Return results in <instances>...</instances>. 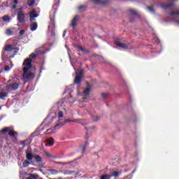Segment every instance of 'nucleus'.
I'll use <instances>...</instances> for the list:
<instances>
[{
	"instance_id": "ddd939ff",
	"label": "nucleus",
	"mask_w": 179,
	"mask_h": 179,
	"mask_svg": "<svg viewBox=\"0 0 179 179\" xmlns=\"http://www.w3.org/2000/svg\"><path fill=\"white\" fill-rule=\"evenodd\" d=\"M54 142H55L54 138L50 137L49 138H48L46 140L45 145L46 146H52V145H54Z\"/></svg>"
},
{
	"instance_id": "cd10ccee",
	"label": "nucleus",
	"mask_w": 179,
	"mask_h": 179,
	"mask_svg": "<svg viewBox=\"0 0 179 179\" xmlns=\"http://www.w3.org/2000/svg\"><path fill=\"white\" fill-rule=\"evenodd\" d=\"M111 176H110V175L105 174V175L101 176V179H110Z\"/></svg>"
},
{
	"instance_id": "de8ad7c7",
	"label": "nucleus",
	"mask_w": 179,
	"mask_h": 179,
	"mask_svg": "<svg viewBox=\"0 0 179 179\" xmlns=\"http://www.w3.org/2000/svg\"><path fill=\"white\" fill-rule=\"evenodd\" d=\"M39 167L41 169L43 168V164H39Z\"/></svg>"
},
{
	"instance_id": "3c124183",
	"label": "nucleus",
	"mask_w": 179,
	"mask_h": 179,
	"mask_svg": "<svg viewBox=\"0 0 179 179\" xmlns=\"http://www.w3.org/2000/svg\"><path fill=\"white\" fill-rule=\"evenodd\" d=\"M85 138H86V139H89V136H86Z\"/></svg>"
},
{
	"instance_id": "5fc2aeb1",
	"label": "nucleus",
	"mask_w": 179,
	"mask_h": 179,
	"mask_svg": "<svg viewBox=\"0 0 179 179\" xmlns=\"http://www.w3.org/2000/svg\"><path fill=\"white\" fill-rule=\"evenodd\" d=\"M0 110H1V106H0Z\"/></svg>"
},
{
	"instance_id": "5701e85b",
	"label": "nucleus",
	"mask_w": 179,
	"mask_h": 179,
	"mask_svg": "<svg viewBox=\"0 0 179 179\" xmlns=\"http://www.w3.org/2000/svg\"><path fill=\"white\" fill-rule=\"evenodd\" d=\"M37 57V55L35 53H31V55H29V57L28 58V59H30L31 61L33 62V59H36V58Z\"/></svg>"
},
{
	"instance_id": "f8f14e48",
	"label": "nucleus",
	"mask_w": 179,
	"mask_h": 179,
	"mask_svg": "<svg viewBox=\"0 0 179 179\" xmlns=\"http://www.w3.org/2000/svg\"><path fill=\"white\" fill-rule=\"evenodd\" d=\"M64 174H66V176H72V174H74V176H79V172H76L75 171L66 170L64 171Z\"/></svg>"
},
{
	"instance_id": "b1692460",
	"label": "nucleus",
	"mask_w": 179,
	"mask_h": 179,
	"mask_svg": "<svg viewBox=\"0 0 179 179\" xmlns=\"http://www.w3.org/2000/svg\"><path fill=\"white\" fill-rule=\"evenodd\" d=\"M2 20L3 22H10V17H9L8 15H4L3 17H2Z\"/></svg>"
},
{
	"instance_id": "a18cd8bd",
	"label": "nucleus",
	"mask_w": 179,
	"mask_h": 179,
	"mask_svg": "<svg viewBox=\"0 0 179 179\" xmlns=\"http://www.w3.org/2000/svg\"><path fill=\"white\" fill-rule=\"evenodd\" d=\"M12 8L13 9H16V4L13 5Z\"/></svg>"
},
{
	"instance_id": "393cba45",
	"label": "nucleus",
	"mask_w": 179,
	"mask_h": 179,
	"mask_svg": "<svg viewBox=\"0 0 179 179\" xmlns=\"http://www.w3.org/2000/svg\"><path fill=\"white\" fill-rule=\"evenodd\" d=\"M34 3H36V1L35 0H28L27 1L28 6H34Z\"/></svg>"
},
{
	"instance_id": "2eb2a0df",
	"label": "nucleus",
	"mask_w": 179,
	"mask_h": 179,
	"mask_svg": "<svg viewBox=\"0 0 179 179\" xmlns=\"http://www.w3.org/2000/svg\"><path fill=\"white\" fill-rule=\"evenodd\" d=\"M38 27L37 22H32L30 25L31 31H35V30H37Z\"/></svg>"
},
{
	"instance_id": "9d476101",
	"label": "nucleus",
	"mask_w": 179,
	"mask_h": 179,
	"mask_svg": "<svg viewBox=\"0 0 179 179\" xmlns=\"http://www.w3.org/2000/svg\"><path fill=\"white\" fill-rule=\"evenodd\" d=\"M35 17H38V14H36V10H33L30 13H29V21L31 22H34L36 19Z\"/></svg>"
},
{
	"instance_id": "58836bf2",
	"label": "nucleus",
	"mask_w": 179,
	"mask_h": 179,
	"mask_svg": "<svg viewBox=\"0 0 179 179\" xmlns=\"http://www.w3.org/2000/svg\"><path fill=\"white\" fill-rule=\"evenodd\" d=\"M24 33H26V31H24V29H22L20 31V36H23V34H24Z\"/></svg>"
},
{
	"instance_id": "aec40b11",
	"label": "nucleus",
	"mask_w": 179,
	"mask_h": 179,
	"mask_svg": "<svg viewBox=\"0 0 179 179\" xmlns=\"http://www.w3.org/2000/svg\"><path fill=\"white\" fill-rule=\"evenodd\" d=\"M85 96L89 97V94H90V87H87L83 92Z\"/></svg>"
},
{
	"instance_id": "4468645a",
	"label": "nucleus",
	"mask_w": 179,
	"mask_h": 179,
	"mask_svg": "<svg viewBox=\"0 0 179 179\" xmlns=\"http://www.w3.org/2000/svg\"><path fill=\"white\" fill-rule=\"evenodd\" d=\"M13 50H17V48H13L12 45H6L4 51H13Z\"/></svg>"
},
{
	"instance_id": "37998d69",
	"label": "nucleus",
	"mask_w": 179,
	"mask_h": 179,
	"mask_svg": "<svg viewBox=\"0 0 179 179\" xmlns=\"http://www.w3.org/2000/svg\"><path fill=\"white\" fill-rule=\"evenodd\" d=\"M14 3H15V5H17V3H19L18 1H17V0H14Z\"/></svg>"
},
{
	"instance_id": "ea45409f",
	"label": "nucleus",
	"mask_w": 179,
	"mask_h": 179,
	"mask_svg": "<svg viewBox=\"0 0 179 179\" xmlns=\"http://www.w3.org/2000/svg\"><path fill=\"white\" fill-rule=\"evenodd\" d=\"M81 148L83 150V153H85V150H86V145H82Z\"/></svg>"
},
{
	"instance_id": "6e6552de",
	"label": "nucleus",
	"mask_w": 179,
	"mask_h": 179,
	"mask_svg": "<svg viewBox=\"0 0 179 179\" xmlns=\"http://www.w3.org/2000/svg\"><path fill=\"white\" fill-rule=\"evenodd\" d=\"M115 44L117 47H120V48H124V50H128V48H129V43L126 44L121 43V41H115Z\"/></svg>"
},
{
	"instance_id": "8fccbe9b",
	"label": "nucleus",
	"mask_w": 179,
	"mask_h": 179,
	"mask_svg": "<svg viewBox=\"0 0 179 179\" xmlns=\"http://www.w3.org/2000/svg\"><path fill=\"white\" fill-rule=\"evenodd\" d=\"M177 24H179V20H176Z\"/></svg>"
},
{
	"instance_id": "f03ea898",
	"label": "nucleus",
	"mask_w": 179,
	"mask_h": 179,
	"mask_svg": "<svg viewBox=\"0 0 179 179\" xmlns=\"http://www.w3.org/2000/svg\"><path fill=\"white\" fill-rule=\"evenodd\" d=\"M26 158L29 162H31L35 158L36 163H43V158L41 157L39 155L34 156L33 154L27 152V151L26 152Z\"/></svg>"
},
{
	"instance_id": "49530a36",
	"label": "nucleus",
	"mask_w": 179,
	"mask_h": 179,
	"mask_svg": "<svg viewBox=\"0 0 179 179\" xmlns=\"http://www.w3.org/2000/svg\"><path fill=\"white\" fill-rule=\"evenodd\" d=\"M69 122H76V120H70Z\"/></svg>"
},
{
	"instance_id": "a878e982",
	"label": "nucleus",
	"mask_w": 179,
	"mask_h": 179,
	"mask_svg": "<svg viewBox=\"0 0 179 179\" xmlns=\"http://www.w3.org/2000/svg\"><path fill=\"white\" fill-rule=\"evenodd\" d=\"M6 34H7V36H12V34H13V32L12 31V29L10 28H8L6 30Z\"/></svg>"
},
{
	"instance_id": "39448f33",
	"label": "nucleus",
	"mask_w": 179,
	"mask_h": 179,
	"mask_svg": "<svg viewBox=\"0 0 179 179\" xmlns=\"http://www.w3.org/2000/svg\"><path fill=\"white\" fill-rule=\"evenodd\" d=\"M32 61L30 60V59H27L24 61L22 65L23 66H25L24 68H27V70L31 69L33 68V64H31Z\"/></svg>"
},
{
	"instance_id": "a19ab883",
	"label": "nucleus",
	"mask_w": 179,
	"mask_h": 179,
	"mask_svg": "<svg viewBox=\"0 0 179 179\" xmlns=\"http://www.w3.org/2000/svg\"><path fill=\"white\" fill-rule=\"evenodd\" d=\"M78 49L83 52L85 51V49L82 46H78Z\"/></svg>"
},
{
	"instance_id": "4c0bfd02",
	"label": "nucleus",
	"mask_w": 179,
	"mask_h": 179,
	"mask_svg": "<svg viewBox=\"0 0 179 179\" xmlns=\"http://www.w3.org/2000/svg\"><path fill=\"white\" fill-rule=\"evenodd\" d=\"M45 155L48 157H52L53 159H55V157H53L52 155H51L50 153L48 152H45Z\"/></svg>"
},
{
	"instance_id": "423d86ee",
	"label": "nucleus",
	"mask_w": 179,
	"mask_h": 179,
	"mask_svg": "<svg viewBox=\"0 0 179 179\" xmlns=\"http://www.w3.org/2000/svg\"><path fill=\"white\" fill-rule=\"evenodd\" d=\"M83 76V71H80L78 74L76 75L74 79V83L76 85H80V82H82V76Z\"/></svg>"
},
{
	"instance_id": "0eeeda50",
	"label": "nucleus",
	"mask_w": 179,
	"mask_h": 179,
	"mask_svg": "<svg viewBox=\"0 0 179 179\" xmlns=\"http://www.w3.org/2000/svg\"><path fill=\"white\" fill-rule=\"evenodd\" d=\"M91 2H93V3H95V5H103V6H107L108 5V1L104 0H90Z\"/></svg>"
},
{
	"instance_id": "2f4dec72",
	"label": "nucleus",
	"mask_w": 179,
	"mask_h": 179,
	"mask_svg": "<svg viewBox=\"0 0 179 179\" xmlns=\"http://www.w3.org/2000/svg\"><path fill=\"white\" fill-rule=\"evenodd\" d=\"M148 9L150 12H152V13H155V9L152 6H148Z\"/></svg>"
},
{
	"instance_id": "9b49d317",
	"label": "nucleus",
	"mask_w": 179,
	"mask_h": 179,
	"mask_svg": "<svg viewBox=\"0 0 179 179\" xmlns=\"http://www.w3.org/2000/svg\"><path fill=\"white\" fill-rule=\"evenodd\" d=\"M78 20H79V16L75 15V17H73L71 22V27H73V29H75V27H76Z\"/></svg>"
},
{
	"instance_id": "473e14b6",
	"label": "nucleus",
	"mask_w": 179,
	"mask_h": 179,
	"mask_svg": "<svg viewBox=\"0 0 179 179\" xmlns=\"http://www.w3.org/2000/svg\"><path fill=\"white\" fill-rule=\"evenodd\" d=\"M93 121H99L100 117L99 116H92Z\"/></svg>"
},
{
	"instance_id": "c756f323",
	"label": "nucleus",
	"mask_w": 179,
	"mask_h": 179,
	"mask_svg": "<svg viewBox=\"0 0 179 179\" xmlns=\"http://www.w3.org/2000/svg\"><path fill=\"white\" fill-rule=\"evenodd\" d=\"M49 171L51 174H58V171L55 169H49Z\"/></svg>"
},
{
	"instance_id": "72a5a7b5",
	"label": "nucleus",
	"mask_w": 179,
	"mask_h": 179,
	"mask_svg": "<svg viewBox=\"0 0 179 179\" xmlns=\"http://www.w3.org/2000/svg\"><path fill=\"white\" fill-rule=\"evenodd\" d=\"M58 117L59 118H62L64 117V113H62V111H59L58 113Z\"/></svg>"
},
{
	"instance_id": "79ce46f5",
	"label": "nucleus",
	"mask_w": 179,
	"mask_h": 179,
	"mask_svg": "<svg viewBox=\"0 0 179 179\" xmlns=\"http://www.w3.org/2000/svg\"><path fill=\"white\" fill-rule=\"evenodd\" d=\"M101 96L103 97V99H106L107 97V94L106 93H102Z\"/></svg>"
},
{
	"instance_id": "f704fd0d",
	"label": "nucleus",
	"mask_w": 179,
	"mask_h": 179,
	"mask_svg": "<svg viewBox=\"0 0 179 179\" xmlns=\"http://www.w3.org/2000/svg\"><path fill=\"white\" fill-rule=\"evenodd\" d=\"M10 69H11V67H10L9 66L7 65V66H5L4 71L8 72V71H10Z\"/></svg>"
},
{
	"instance_id": "7ed1b4c3",
	"label": "nucleus",
	"mask_w": 179,
	"mask_h": 179,
	"mask_svg": "<svg viewBox=\"0 0 179 179\" xmlns=\"http://www.w3.org/2000/svg\"><path fill=\"white\" fill-rule=\"evenodd\" d=\"M17 19L20 23L26 22V15L23 13V8H20L17 12Z\"/></svg>"
},
{
	"instance_id": "a211bd4d",
	"label": "nucleus",
	"mask_w": 179,
	"mask_h": 179,
	"mask_svg": "<svg viewBox=\"0 0 179 179\" xmlns=\"http://www.w3.org/2000/svg\"><path fill=\"white\" fill-rule=\"evenodd\" d=\"M5 97H8V92H0V100H3Z\"/></svg>"
},
{
	"instance_id": "4be33fe9",
	"label": "nucleus",
	"mask_w": 179,
	"mask_h": 179,
	"mask_svg": "<svg viewBox=\"0 0 179 179\" xmlns=\"http://www.w3.org/2000/svg\"><path fill=\"white\" fill-rule=\"evenodd\" d=\"M169 15L171 16H175V15H179V9H176L173 11H171Z\"/></svg>"
},
{
	"instance_id": "7c9ffc66",
	"label": "nucleus",
	"mask_w": 179,
	"mask_h": 179,
	"mask_svg": "<svg viewBox=\"0 0 179 179\" xmlns=\"http://www.w3.org/2000/svg\"><path fill=\"white\" fill-rule=\"evenodd\" d=\"M65 123H59V124H57L55 126V129H58V127H63V125H64Z\"/></svg>"
},
{
	"instance_id": "412c9836",
	"label": "nucleus",
	"mask_w": 179,
	"mask_h": 179,
	"mask_svg": "<svg viewBox=\"0 0 179 179\" xmlns=\"http://www.w3.org/2000/svg\"><path fill=\"white\" fill-rule=\"evenodd\" d=\"M33 164V162H29V160H24L22 163V166L23 167L26 168V167H29V164Z\"/></svg>"
},
{
	"instance_id": "20e7f679",
	"label": "nucleus",
	"mask_w": 179,
	"mask_h": 179,
	"mask_svg": "<svg viewBox=\"0 0 179 179\" xmlns=\"http://www.w3.org/2000/svg\"><path fill=\"white\" fill-rule=\"evenodd\" d=\"M0 132L1 134H6V132H8V135L11 136V138H15V136H17V132L10 129V127H5L1 129Z\"/></svg>"
},
{
	"instance_id": "c03bdc74",
	"label": "nucleus",
	"mask_w": 179,
	"mask_h": 179,
	"mask_svg": "<svg viewBox=\"0 0 179 179\" xmlns=\"http://www.w3.org/2000/svg\"><path fill=\"white\" fill-rule=\"evenodd\" d=\"M87 99V96L83 97V101H84V102L86 101H85V100H86Z\"/></svg>"
},
{
	"instance_id": "c85d7f7f",
	"label": "nucleus",
	"mask_w": 179,
	"mask_h": 179,
	"mask_svg": "<svg viewBox=\"0 0 179 179\" xmlns=\"http://www.w3.org/2000/svg\"><path fill=\"white\" fill-rule=\"evenodd\" d=\"M110 176H112L111 177H118L120 176V172L115 171Z\"/></svg>"
},
{
	"instance_id": "6ab92c4d",
	"label": "nucleus",
	"mask_w": 179,
	"mask_h": 179,
	"mask_svg": "<svg viewBox=\"0 0 179 179\" xmlns=\"http://www.w3.org/2000/svg\"><path fill=\"white\" fill-rule=\"evenodd\" d=\"M173 3H165L162 6L163 9H169V8H171L173 6Z\"/></svg>"
},
{
	"instance_id": "f3484780",
	"label": "nucleus",
	"mask_w": 179,
	"mask_h": 179,
	"mask_svg": "<svg viewBox=\"0 0 179 179\" xmlns=\"http://www.w3.org/2000/svg\"><path fill=\"white\" fill-rule=\"evenodd\" d=\"M86 9H87L86 5H82L78 7L79 12H86Z\"/></svg>"
},
{
	"instance_id": "1a4fd4ad",
	"label": "nucleus",
	"mask_w": 179,
	"mask_h": 179,
	"mask_svg": "<svg viewBox=\"0 0 179 179\" xmlns=\"http://www.w3.org/2000/svg\"><path fill=\"white\" fill-rule=\"evenodd\" d=\"M8 90H10V92H12V90H17V89H19V83H10L7 87Z\"/></svg>"
},
{
	"instance_id": "f257e3e1",
	"label": "nucleus",
	"mask_w": 179,
	"mask_h": 179,
	"mask_svg": "<svg viewBox=\"0 0 179 179\" xmlns=\"http://www.w3.org/2000/svg\"><path fill=\"white\" fill-rule=\"evenodd\" d=\"M22 71H23L22 78L24 80L34 79V76H35L34 73H32L31 71H29V70H27V68H23Z\"/></svg>"
},
{
	"instance_id": "09e8293b",
	"label": "nucleus",
	"mask_w": 179,
	"mask_h": 179,
	"mask_svg": "<svg viewBox=\"0 0 179 179\" xmlns=\"http://www.w3.org/2000/svg\"><path fill=\"white\" fill-rule=\"evenodd\" d=\"M87 145H89V143L87 141H86L85 146H87Z\"/></svg>"
},
{
	"instance_id": "e433bc0d",
	"label": "nucleus",
	"mask_w": 179,
	"mask_h": 179,
	"mask_svg": "<svg viewBox=\"0 0 179 179\" xmlns=\"http://www.w3.org/2000/svg\"><path fill=\"white\" fill-rule=\"evenodd\" d=\"M20 144L22 145V148H26V141H21Z\"/></svg>"
},
{
	"instance_id": "c9c22d12",
	"label": "nucleus",
	"mask_w": 179,
	"mask_h": 179,
	"mask_svg": "<svg viewBox=\"0 0 179 179\" xmlns=\"http://www.w3.org/2000/svg\"><path fill=\"white\" fill-rule=\"evenodd\" d=\"M30 177H31V178H34V179L38 178V175H34V174H31Z\"/></svg>"
},
{
	"instance_id": "864d4df0",
	"label": "nucleus",
	"mask_w": 179,
	"mask_h": 179,
	"mask_svg": "<svg viewBox=\"0 0 179 179\" xmlns=\"http://www.w3.org/2000/svg\"><path fill=\"white\" fill-rule=\"evenodd\" d=\"M63 36H65V31L64 32V34H63Z\"/></svg>"
},
{
	"instance_id": "bb28decb",
	"label": "nucleus",
	"mask_w": 179,
	"mask_h": 179,
	"mask_svg": "<svg viewBox=\"0 0 179 179\" xmlns=\"http://www.w3.org/2000/svg\"><path fill=\"white\" fill-rule=\"evenodd\" d=\"M129 12L133 16H136L138 15V12L136 10L131 9L129 10Z\"/></svg>"
},
{
	"instance_id": "603ef678",
	"label": "nucleus",
	"mask_w": 179,
	"mask_h": 179,
	"mask_svg": "<svg viewBox=\"0 0 179 179\" xmlns=\"http://www.w3.org/2000/svg\"><path fill=\"white\" fill-rule=\"evenodd\" d=\"M57 164H62V163H61V162H57Z\"/></svg>"
},
{
	"instance_id": "dca6fc26",
	"label": "nucleus",
	"mask_w": 179,
	"mask_h": 179,
	"mask_svg": "<svg viewBox=\"0 0 179 179\" xmlns=\"http://www.w3.org/2000/svg\"><path fill=\"white\" fill-rule=\"evenodd\" d=\"M35 54L36 55H43V54H44V50H43V48H37L35 50Z\"/></svg>"
}]
</instances>
